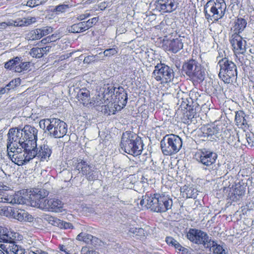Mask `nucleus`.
Wrapping results in <instances>:
<instances>
[{"mask_svg": "<svg viewBox=\"0 0 254 254\" xmlns=\"http://www.w3.org/2000/svg\"><path fill=\"white\" fill-rule=\"evenodd\" d=\"M232 188L233 190L234 195L238 196L244 194L246 191V186L241 185L240 182L235 183V186L232 185Z\"/></svg>", "mask_w": 254, "mask_h": 254, "instance_id": "c9c22d12", "label": "nucleus"}, {"mask_svg": "<svg viewBox=\"0 0 254 254\" xmlns=\"http://www.w3.org/2000/svg\"><path fill=\"white\" fill-rule=\"evenodd\" d=\"M75 169L81 173L83 175H85L88 181H93L98 178L97 171L93 169V165L84 160L80 159L78 160L77 163L75 164Z\"/></svg>", "mask_w": 254, "mask_h": 254, "instance_id": "ddd939ff", "label": "nucleus"}, {"mask_svg": "<svg viewBox=\"0 0 254 254\" xmlns=\"http://www.w3.org/2000/svg\"><path fill=\"white\" fill-rule=\"evenodd\" d=\"M219 67L218 76L225 83H232L237 78L238 71L236 64L227 58H223L218 61Z\"/></svg>", "mask_w": 254, "mask_h": 254, "instance_id": "7ed1b4c3", "label": "nucleus"}, {"mask_svg": "<svg viewBox=\"0 0 254 254\" xmlns=\"http://www.w3.org/2000/svg\"><path fill=\"white\" fill-rule=\"evenodd\" d=\"M29 67V62H22L19 58V63L16 65L15 71L17 72H22L23 70L28 69Z\"/></svg>", "mask_w": 254, "mask_h": 254, "instance_id": "a19ab883", "label": "nucleus"}, {"mask_svg": "<svg viewBox=\"0 0 254 254\" xmlns=\"http://www.w3.org/2000/svg\"><path fill=\"white\" fill-rule=\"evenodd\" d=\"M27 150L36 149L37 141L38 130L33 126L26 125L21 129Z\"/></svg>", "mask_w": 254, "mask_h": 254, "instance_id": "9d476101", "label": "nucleus"}, {"mask_svg": "<svg viewBox=\"0 0 254 254\" xmlns=\"http://www.w3.org/2000/svg\"><path fill=\"white\" fill-rule=\"evenodd\" d=\"M192 99L191 98H190V99H188V103H189V106H188V109L187 110L189 111L191 113H194L195 112H194V110L191 107V104L192 103Z\"/></svg>", "mask_w": 254, "mask_h": 254, "instance_id": "680f3d73", "label": "nucleus"}, {"mask_svg": "<svg viewBox=\"0 0 254 254\" xmlns=\"http://www.w3.org/2000/svg\"><path fill=\"white\" fill-rule=\"evenodd\" d=\"M9 202L12 203H20V202H18V200L16 201L15 198L14 199V200L13 201L12 199L10 200V198H9V197H5L4 198L2 197H0V202Z\"/></svg>", "mask_w": 254, "mask_h": 254, "instance_id": "5fc2aeb1", "label": "nucleus"}, {"mask_svg": "<svg viewBox=\"0 0 254 254\" xmlns=\"http://www.w3.org/2000/svg\"><path fill=\"white\" fill-rule=\"evenodd\" d=\"M180 252H182L183 254H187L189 252V250L187 248L182 246V248L179 250Z\"/></svg>", "mask_w": 254, "mask_h": 254, "instance_id": "774afa93", "label": "nucleus"}, {"mask_svg": "<svg viewBox=\"0 0 254 254\" xmlns=\"http://www.w3.org/2000/svg\"><path fill=\"white\" fill-rule=\"evenodd\" d=\"M217 157L215 152L205 148L198 150L195 154L196 161L205 166L204 169H208L210 172L213 171L216 172L217 167L215 163Z\"/></svg>", "mask_w": 254, "mask_h": 254, "instance_id": "39448f33", "label": "nucleus"}, {"mask_svg": "<svg viewBox=\"0 0 254 254\" xmlns=\"http://www.w3.org/2000/svg\"><path fill=\"white\" fill-rule=\"evenodd\" d=\"M237 137L234 135H230L227 139V143L230 145H234V142L236 140Z\"/></svg>", "mask_w": 254, "mask_h": 254, "instance_id": "13d9d810", "label": "nucleus"}, {"mask_svg": "<svg viewBox=\"0 0 254 254\" xmlns=\"http://www.w3.org/2000/svg\"><path fill=\"white\" fill-rule=\"evenodd\" d=\"M119 93L121 94L117 99L118 100L119 106H122V108L125 107L127 103L128 99L127 93L125 91V89L123 87H120Z\"/></svg>", "mask_w": 254, "mask_h": 254, "instance_id": "473e14b6", "label": "nucleus"}, {"mask_svg": "<svg viewBox=\"0 0 254 254\" xmlns=\"http://www.w3.org/2000/svg\"><path fill=\"white\" fill-rule=\"evenodd\" d=\"M53 32V28L50 26L43 27L37 28L31 32V38L32 40H38Z\"/></svg>", "mask_w": 254, "mask_h": 254, "instance_id": "5701e85b", "label": "nucleus"}, {"mask_svg": "<svg viewBox=\"0 0 254 254\" xmlns=\"http://www.w3.org/2000/svg\"><path fill=\"white\" fill-rule=\"evenodd\" d=\"M191 96L192 97L194 96V99L197 100L198 97H200L199 94L197 92H195L194 91H192L191 93Z\"/></svg>", "mask_w": 254, "mask_h": 254, "instance_id": "69168bd1", "label": "nucleus"}, {"mask_svg": "<svg viewBox=\"0 0 254 254\" xmlns=\"http://www.w3.org/2000/svg\"><path fill=\"white\" fill-rule=\"evenodd\" d=\"M83 24L79 22L76 24H73L68 29V31L71 33H80L84 31Z\"/></svg>", "mask_w": 254, "mask_h": 254, "instance_id": "79ce46f5", "label": "nucleus"}, {"mask_svg": "<svg viewBox=\"0 0 254 254\" xmlns=\"http://www.w3.org/2000/svg\"><path fill=\"white\" fill-rule=\"evenodd\" d=\"M149 230L150 227L146 226L144 228L131 227L129 228L128 231L136 239L144 240L149 234Z\"/></svg>", "mask_w": 254, "mask_h": 254, "instance_id": "6ab92c4d", "label": "nucleus"}, {"mask_svg": "<svg viewBox=\"0 0 254 254\" xmlns=\"http://www.w3.org/2000/svg\"><path fill=\"white\" fill-rule=\"evenodd\" d=\"M246 43V41L243 40L242 37L236 33L232 35V39L230 40V43L234 49L240 52L242 51V53L245 51Z\"/></svg>", "mask_w": 254, "mask_h": 254, "instance_id": "4be33fe9", "label": "nucleus"}, {"mask_svg": "<svg viewBox=\"0 0 254 254\" xmlns=\"http://www.w3.org/2000/svg\"><path fill=\"white\" fill-rule=\"evenodd\" d=\"M152 76L161 83H167L172 81L174 77V72L172 67L161 63L155 66Z\"/></svg>", "mask_w": 254, "mask_h": 254, "instance_id": "6e6552de", "label": "nucleus"}, {"mask_svg": "<svg viewBox=\"0 0 254 254\" xmlns=\"http://www.w3.org/2000/svg\"><path fill=\"white\" fill-rule=\"evenodd\" d=\"M49 194V191L44 189H35L30 194V198L35 201V205L40 208L39 202L46 201L45 198Z\"/></svg>", "mask_w": 254, "mask_h": 254, "instance_id": "f3484780", "label": "nucleus"}, {"mask_svg": "<svg viewBox=\"0 0 254 254\" xmlns=\"http://www.w3.org/2000/svg\"><path fill=\"white\" fill-rule=\"evenodd\" d=\"M61 36L59 33L52 34L51 36L47 37L46 38L43 39L41 42L43 43H51L56 41V40L60 39Z\"/></svg>", "mask_w": 254, "mask_h": 254, "instance_id": "a18cd8bd", "label": "nucleus"}, {"mask_svg": "<svg viewBox=\"0 0 254 254\" xmlns=\"http://www.w3.org/2000/svg\"><path fill=\"white\" fill-rule=\"evenodd\" d=\"M118 48L115 47L112 48L106 49L103 52V54L105 57H111L116 55L118 52Z\"/></svg>", "mask_w": 254, "mask_h": 254, "instance_id": "49530a36", "label": "nucleus"}, {"mask_svg": "<svg viewBox=\"0 0 254 254\" xmlns=\"http://www.w3.org/2000/svg\"><path fill=\"white\" fill-rule=\"evenodd\" d=\"M116 104L113 102H109L107 105H104L101 107V111L107 115L115 114L117 111Z\"/></svg>", "mask_w": 254, "mask_h": 254, "instance_id": "2f4dec72", "label": "nucleus"}, {"mask_svg": "<svg viewBox=\"0 0 254 254\" xmlns=\"http://www.w3.org/2000/svg\"><path fill=\"white\" fill-rule=\"evenodd\" d=\"M105 89L104 93L105 95H108L109 96L112 97L115 94L116 87L115 86L114 84H107L105 85L104 88Z\"/></svg>", "mask_w": 254, "mask_h": 254, "instance_id": "37998d69", "label": "nucleus"}, {"mask_svg": "<svg viewBox=\"0 0 254 254\" xmlns=\"http://www.w3.org/2000/svg\"><path fill=\"white\" fill-rule=\"evenodd\" d=\"M62 223V225L61 226V229L64 228V229H69V228H71L72 227V225L71 223H70L66 222L63 221V223Z\"/></svg>", "mask_w": 254, "mask_h": 254, "instance_id": "4d7b16f0", "label": "nucleus"}, {"mask_svg": "<svg viewBox=\"0 0 254 254\" xmlns=\"http://www.w3.org/2000/svg\"><path fill=\"white\" fill-rule=\"evenodd\" d=\"M37 5L36 4V0H29L27 2L26 5L30 7H34Z\"/></svg>", "mask_w": 254, "mask_h": 254, "instance_id": "bf43d9fd", "label": "nucleus"}, {"mask_svg": "<svg viewBox=\"0 0 254 254\" xmlns=\"http://www.w3.org/2000/svg\"><path fill=\"white\" fill-rule=\"evenodd\" d=\"M182 146V139L173 134L166 135L160 142L161 151L164 155L170 156L177 153Z\"/></svg>", "mask_w": 254, "mask_h": 254, "instance_id": "20e7f679", "label": "nucleus"}, {"mask_svg": "<svg viewBox=\"0 0 254 254\" xmlns=\"http://www.w3.org/2000/svg\"><path fill=\"white\" fill-rule=\"evenodd\" d=\"M81 254H98L95 251L90 250L87 247H83L81 250Z\"/></svg>", "mask_w": 254, "mask_h": 254, "instance_id": "603ef678", "label": "nucleus"}, {"mask_svg": "<svg viewBox=\"0 0 254 254\" xmlns=\"http://www.w3.org/2000/svg\"><path fill=\"white\" fill-rule=\"evenodd\" d=\"M176 8L175 0H157L156 8L162 13L171 12Z\"/></svg>", "mask_w": 254, "mask_h": 254, "instance_id": "a211bd4d", "label": "nucleus"}, {"mask_svg": "<svg viewBox=\"0 0 254 254\" xmlns=\"http://www.w3.org/2000/svg\"><path fill=\"white\" fill-rule=\"evenodd\" d=\"M30 149L32 155H33V159L37 157L40 162H48L52 152L51 148L46 144L41 145L39 147L36 146V149Z\"/></svg>", "mask_w": 254, "mask_h": 254, "instance_id": "4468645a", "label": "nucleus"}, {"mask_svg": "<svg viewBox=\"0 0 254 254\" xmlns=\"http://www.w3.org/2000/svg\"><path fill=\"white\" fill-rule=\"evenodd\" d=\"M78 101L84 106L87 105L90 100V92L86 88L81 89L77 95Z\"/></svg>", "mask_w": 254, "mask_h": 254, "instance_id": "bb28decb", "label": "nucleus"}, {"mask_svg": "<svg viewBox=\"0 0 254 254\" xmlns=\"http://www.w3.org/2000/svg\"><path fill=\"white\" fill-rule=\"evenodd\" d=\"M120 86H119L118 88L116 87V89L115 90V94L114 95H115V97L116 98V99H117V98L118 97H120V96L121 95L120 94V93H119V91H120V90H119V88H120Z\"/></svg>", "mask_w": 254, "mask_h": 254, "instance_id": "338daca9", "label": "nucleus"}, {"mask_svg": "<svg viewBox=\"0 0 254 254\" xmlns=\"http://www.w3.org/2000/svg\"><path fill=\"white\" fill-rule=\"evenodd\" d=\"M22 132L20 129L12 128L9 129L7 133V152H13L18 147H25Z\"/></svg>", "mask_w": 254, "mask_h": 254, "instance_id": "0eeeda50", "label": "nucleus"}, {"mask_svg": "<svg viewBox=\"0 0 254 254\" xmlns=\"http://www.w3.org/2000/svg\"><path fill=\"white\" fill-rule=\"evenodd\" d=\"M245 117L246 115L243 111L236 112L235 119L236 125L241 127H246L248 124Z\"/></svg>", "mask_w": 254, "mask_h": 254, "instance_id": "7c9ffc66", "label": "nucleus"}, {"mask_svg": "<svg viewBox=\"0 0 254 254\" xmlns=\"http://www.w3.org/2000/svg\"><path fill=\"white\" fill-rule=\"evenodd\" d=\"M14 207L11 206H0V215L6 217H12L13 210Z\"/></svg>", "mask_w": 254, "mask_h": 254, "instance_id": "e433bc0d", "label": "nucleus"}, {"mask_svg": "<svg viewBox=\"0 0 254 254\" xmlns=\"http://www.w3.org/2000/svg\"><path fill=\"white\" fill-rule=\"evenodd\" d=\"M20 80H21L19 78L12 80L8 84H7L5 87H6V89L7 91L9 90L11 88L13 89L17 86L20 85Z\"/></svg>", "mask_w": 254, "mask_h": 254, "instance_id": "09e8293b", "label": "nucleus"}, {"mask_svg": "<svg viewBox=\"0 0 254 254\" xmlns=\"http://www.w3.org/2000/svg\"><path fill=\"white\" fill-rule=\"evenodd\" d=\"M141 205L156 212H165L172 208L173 201L168 195L160 193H147L142 196Z\"/></svg>", "mask_w": 254, "mask_h": 254, "instance_id": "f257e3e1", "label": "nucleus"}, {"mask_svg": "<svg viewBox=\"0 0 254 254\" xmlns=\"http://www.w3.org/2000/svg\"><path fill=\"white\" fill-rule=\"evenodd\" d=\"M40 208L55 212L62 211L64 203L59 199L53 198L39 202Z\"/></svg>", "mask_w": 254, "mask_h": 254, "instance_id": "2eb2a0df", "label": "nucleus"}, {"mask_svg": "<svg viewBox=\"0 0 254 254\" xmlns=\"http://www.w3.org/2000/svg\"><path fill=\"white\" fill-rule=\"evenodd\" d=\"M67 131V125L64 121L57 118L52 119L48 131L51 136L56 138H61L66 134Z\"/></svg>", "mask_w": 254, "mask_h": 254, "instance_id": "9b49d317", "label": "nucleus"}, {"mask_svg": "<svg viewBox=\"0 0 254 254\" xmlns=\"http://www.w3.org/2000/svg\"><path fill=\"white\" fill-rule=\"evenodd\" d=\"M19 221H27L31 222L33 221L34 218L31 215L28 214L23 209L14 207L13 210L12 217Z\"/></svg>", "mask_w": 254, "mask_h": 254, "instance_id": "412c9836", "label": "nucleus"}, {"mask_svg": "<svg viewBox=\"0 0 254 254\" xmlns=\"http://www.w3.org/2000/svg\"><path fill=\"white\" fill-rule=\"evenodd\" d=\"M187 237L196 244L203 245L205 248L208 247V244L211 240L205 232L195 229H190L187 234Z\"/></svg>", "mask_w": 254, "mask_h": 254, "instance_id": "f8f14e48", "label": "nucleus"}, {"mask_svg": "<svg viewBox=\"0 0 254 254\" xmlns=\"http://www.w3.org/2000/svg\"><path fill=\"white\" fill-rule=\"evenodd\" d=\"M16 234L9 231L6 228L0 226V242L5 243L16 239Z\"/></svg>", "mask_w": 254, "mask_h": 254, "instance_id": "b1692460", "label": "nucleus"}, {"mask_svg": "<svg viewBox=\"0 0 254 254\" xmlns=\"http://www.w3.org/2000/svg\"><path fill=\"white\" fill-rule=\"evenodd\" d=\"M181 192L183 197L195 198L198 195V191L196 189L187 186L181 188Z\"/></svg>", "mask_w": 254, "mask_h": 254, "instance_id": "393cba45", "label": "nucleus"}, {"mask_svg": "<svg viewBox=\"0 0 254 254\" xmlns=\"http://www.w3.org/2000/svg\"><path fill=\"white\" fill-rule=\"evenodd\" d=\"M226 4L224 2L215 3L210 8V11L213 14L223 16L225 14Z\"/></svg>", "mask_w": 254, "mask_h": 254, "instance_id": "a878e982", "label": "nucleus"}, {"mask_svg": "<svg viewBox=\"0 0 254 254\" xmlns=\"http://www.w3.org/2000/svg\"><path fill=\"white\" fill-rule=\"evenodd\" d=\"M98 20V17H93V18L88 19L87 21H83L81 22L83 24L84 31L89 29L95 25Z\"/></svg>", "mask_w": 254, "mask_h": 254, "instance_id": "ea45409f", "label": "nucleus"}, {"mask_svg": "<svg viewBox=\"0 0 254 254\" xmlns=\"http://www.w3.org/2000/svg\"><path fill=\"white\" fill-rule=\"evenodd\" d=\"M121 149L124 152L136 156L143 150V143L140 137L132 132L123 133L120 143Z\"/></svg>", "mask_w": 254, "mask_h": 254, "instance_id": "f03ea898", "label": "nucleus"}, {"mask_svg": "<svg viewBox=\"0 0 254 254\" xmlns=\"http://www.w3.org/2000/svg\"><path fill=\"white\" fill-rule=\"evenodd\" d=\"M36 21L35 17H22L12 20L7 24L5 22L0 23V28H4L6 25H13L14 26H27Z\"/></svg>", "mask_w": 254, "mask_h": 254, "instance_id": "dca6fc26", "label": "nucleus"}, {"mask_svg": "<svg viewBox=\"0 0 254 254\" xmlns=\"http://www.w3.org/2000/svg\"><path fill=\"white\" fill-rule=\"evenodd\" d=\"M19 63V57H16L12 60H9L5 63L4 67L5 68L15 71L16 65Z\"/></svg>", "mask_w": 254, "mask_h": 254, "instance_id": "58836bf2", "label": "nucleus"}, {"mask_svg": "<svg viewBox=\"0 0 254 254\" xmlns=\"http://www.w3.org/2000/svg\"><path fill=\"white\" fill-rule=\"evenodd\" d=\"M184 72L193 80L203 81L205 78V69L196 61L191 60L183 66Z\"/></svg>", "mask_w": 254, "mask_h": 254, "instance_id": "423d86ee", "label": "nucleus"}, {"mask_svg": "<svg viewBox=\"0 0 254 254\" xmlns=\"http://www.w3.org/2000/svg\"><path fill=\"white\" fill-rule=\"evenodd\" d=\"M177 96V98L178 99V104L180 105L182 110H188L189 103L187 94L183 92H179Z\"/></svg>", "mask_w": 254, "mask_h": 254, "instance_id": "c85d7f7f", "label": "nucleus"}, {"mask_svg": "<svg viewBox=\"0 0 254 254\" xmlns=\"http://www.w3.org/2000/svg\"><path fill=\"white\" fill-rule=\"evenodd\" d=\"M43 53L41 52V50L39 48H33L30 52V54L33 57L36 58H40L43 57Z\"/></svg>", "mask_w": 254, "mask_h": 254, "instance_id": "de8ad7c7", "label": "nucleus"}, {"mask_svg": "<svg viewBox=\"0 0 254 254\" xmlns=\"http://www.w3.org/2000/svg\"><path fill=\"white\" fill-rule=\"evenodd\" d=\"M183 48L182 40L176 38L171 40L169 44V49L174 53H177Z\"/></svg>", "mask_w": 254, "mask_h": 254, "instance_id": "c756f323", "label": "nucleus"}, {"mask_svg": "<svg viewBox=\"0 0 254 254\" xmlns=\"http://www.w3.org/2000/svg\"><path fill=\"white\" fill-rule=\"evenodd\" d=\"M97 59H98L97 55L88 56L85 57V58L84 59V63H89L91 62H93L95 60H97Z\"/></svg>", "mask_w": 254, "mask_h": 254, "instance_id": "3c124183", "label": "nucleus"}, {"mask_svg": "<svg viewBox=\"0 0 254 254\" xmlns=\"http://www.w3.org/2000/svg\"><path fill=\"white\" fill-rule=\"evenodd\" d=\"M63 220H61L58 218H57L56 219L55 222H54V224L53 226L59 227L60 228H61V226L62 225Z\"/></svg>", "mask_w": 254, "mask_h": 254, "instance_id": "052dcab7", "label": "nucleus"}, {"mask_svg": "<svg viewBox=\"0 0 254 254\" xmlns=\"http://www.w3.org/2000/svg\"><path fill=\"white\" fill-rule=\"evenodd\" d=\"M41 50V52L43 53V56L44 54H46L47 52H49L50 47L49 46H46L45 47L41 48H40Z\"/></svg>", "mask_w": 254, "mask_h": 254, "instance_id": "e2e57ef3", "label": "nucleus"}, {"mask_svg": "<svg viewBox=\"0 0 254 254\" xmlns=\"http://www.w3.org/2000/svg\"><path fill=\"white\" fill-rule=\"evenodd\" d=\"M173 247H174L176 249V250L179 251L182 248V246L177 241H176V242L175 243Z\"/></svg>", "mask_w": 254, "mask_h": 254, "instance_id": "0e129e2a", "label": "nucleus"}, {"mask_svg": "<svg viewBox=\"0 0 254 254\" xmlns=\"http://www.w3.org/2000/svg\"><path fill=\"white\" fill-rule=\"evenodd\" d=\"M95 239L96 238L94 237L91 235L86 233H80L77 235L76 238L77 240L83 241L87 244H92L93 240Z\"/></svg>", "mask_w": 254, "mask_h": 254, "instance_id": "f704fd0d", "label": "nucleus"}, {"mask_svg": "<svg viewBox=\"0 0 254 254\" xmlns=\"http://www.w3.org/2000/svg\"><path fill=\"white\" fill-rule=\"evenodd\" d=\"M208 245L207 248L209 249L210 252L213 253V254H225L226 253V251L221 245H218L216 242L212 240ZM206 248L207 249V248Z\"/></svg>", "mask_w": 254, "mask_h": 254, "instance_id": "cd10ccee", "label": "nucleus"}, {"mask_svg": "<svg viewBox=\"0 0 254 254\" xmlns=\"http://www.w3.org/2000/svg\"><path fill=\"white\" fill-rule=\"evenodd\" d=\"M247 24V21L245 19L238 18L235 22L234 25V30L236 31V33L238 32L239 33L243 31L245 28Z\"/></svg>", "mask_w": 254, "mask_h": 254, "instance_id": "72a5a7b5", "label": "nucleus"}, {"mask_svg": "<svg viewBox=\"0 0 254 254\" xmlns=\"http://www.w3.org/2000/svg\"><path fill=\"white\" fill-rule=\"evenodd\" d=\"M57 219L56 217L50 216V215H46L44 219L46 220L48 223L52 225H54V222H55L56 219Z\"/></svg>", "mask_w": 254, "mask_h": 254, "instance_id": "864d4df0", "label": "nucleus"}, {"mask_svg": "<svg viewBox=\"0 0 254 254\" xmlns=\"http://www.w3.org/2000/svg\"><path fill=\"white\" fill-rule=\"evenodd\" d=\"M6 244L5 245L1 244L0 248L2 250L6 249L5 251L7 254L8 252H12L14 254H25V250L21 246L16 245L15 240H13L12 242H7Z\"/></svg>", "mask_w": 254, "mask_h": 254, "instance_id": "aec40b11", "label": "nucleus"}, {"mask_svg": "<svg viewBox=\"0 0 254 254\" xmlns=\"http://www.w3.org/2000/svg\"><path fill=\"white\" fill-rule=\"evenodd\" d=\"M176 240L171 237H167L166 238V242L170 246H173L176 242Z\"/></svg>", "mask_w": 254, "mask_h": 254, "instance_id": "6e6d98bb", "label": "nucleus"}, {"mask_svg": "<svg viewBox=\"0 0 254 254\" xmlns=\"http://www.w3.org/2000/svg\"><path fill=\"white\" fill-rule=\"evenodd\" d=\"M24 149L23 153L20 151L21 148L18 147L13 152H7L8 158L18 166H22L28 163L33 159V155H32L31 149L27 150L25 147H21Z\"/></svg>", "mask_w": 254, "mask_h": 254, "instance_id": "1a4fd4ad", "label": "nucleus"}, {"mask_svg": "<svg viewBox=\"0 0 254 254\" xmlns=\"http://www.w3.org/2000/svg\"><path fill=\"white\" fill-rule=\"evenodd\" d=\"M52 119H45L41 120L39 122V126L41 128L44 129L45 128H46V131L47 132L48 131V128L51 124Z\"/></svg>", "mask_w": 254, "mask_h": 254, "instance_id": "c03bdc74", "label": "nucleus"}, {"mask_svg": "<svg viewBox=\"0 0 254 254\" xmlns=\"http://www.w3.org/2000/svg\"><path fill=\"white\" fill-rule=\"evenodd\" d=\"M207 131L208 135H215L216 136H217L219 133L218 130H217V127H210L208 128Z\"/></svg>", "mask_w": 254, "mask_h": 254, "instance_id": "8fccbe9b", "label": "nucleus"}, {"mask_svg": "<svg viewBox=\"0 0 254 254\" xmlns=\"http://www.w3.org/2000/svg\"><path fill=\"white\" fill-rule=\"evenodd\" d=\"M70 7V6L68 4H60L56 6L52 11L56 12V14H61L68 11Z\"/></svg>", "mask_w": 254, "mask_h": 254, "instance_id": "4c0bfd02", "label": "nucleus"}]
</instances>
